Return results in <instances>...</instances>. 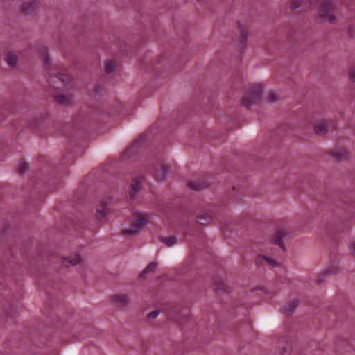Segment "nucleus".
Segmentation results:
<instances>
[{
    "mask_svg": "<svg viewBox=\"0 0 355 355\" xmlns=\"http://www.w3.org/2000/svg\"><path fill=\"white\" fill-rule=\"evenodd\" d=\"M150 219V215L145 213H135L132 215V222L130 227L124 230L126 235L130 236L138 233L145 228Z\"/></svg>",
    "mask_w": 355,
    "mask_h": 355,
    "instance_id": "1",
    "label": "nucleus"
},
{
    "mask_svg": "<svg viewBox=\"0 0 355 355\" xmlns=\"http://www.w3.org/2000/svg\"><path fill=\"white\" fill-rule=\"evenodd\" d=\"M334 11V1L333 0H324L319 9V15L323 21L334 23L336 20Z\"/></svg>",
    "mask_w": 355,
    "mask_h": 355,
    "instance_id": "2",
    "label": "nucleus"
},
{
    "mask_svg": "<svg viewBox=\"0 0 355 355\" xmlns=\"http://www.w3.org/2000/svg\"><path fill=\"white\" fill-rule=\"evenodd\" d=\"M262 92V86L259 85L253 86L248 94L243 98V105L248 107H250L252 104L257 103L260 100L261 94Z\"/></svg>",
    "mask_w": 355,
    "mask_h": 355,
    "instance_id": "3",
    "label": "nucleus"
},
{
    "mask_svg": "<svg viewBox=\"0 0 355 355\" xmlns=\"http://www.w3.org/2000/svg\"><path fill=\"white\" fill-rule=\"evenodd\" d=\"M111 300L113 304L120 307H126L131 304L130 296L125 293H118L112 295Z\"/></svg>",
    "mask_w": 355,
    "mask_h": 355,
    "instance_id": "4",
    "label": "nucleus"
},
{
    "mask_svg": "<svg viewBox=\"0 0 355 355\" xmlns=\"http://www.w3.org/2000/svg\"><path fill=\"white\" fill-rule=\"evenodd\" d=\"M50 83L53 87L61 89L71 83V78L67 74L59 73L51 77Z\"/></svg>",
    "mask_w": 355,
    "mask_h": 355,
    "instance_id": "5",
    "label": "nucleus"
},
{
    "mask_svg": "<svg viewBox=\"0 0 355 355\" xmlns=\"http://www.w3.org/2000/svg\"><path fill=\"white\" fill-rule=\"evenodd\" d=\"M83 262V259L79 254H73L62 258V263L64 266L73 267Z\"/></svg>",
    "mask_w": 355,
    "mask_h": 355,
    "instance_id": "6",
    "label": "nucleus"
},
{
    "mask_svg": "<svg viewBox=\"0 0 355 355\" xmlns=\"http://www.w3.org/2000/svg\"><path fill=\"white\" fill-rule=\"evenodd\" d=\"M55 101L62 105H70L74 103V96L72 94H61L54 96Z\"/></svg>",
    "mask_w": 355,
    "mask_h": 355,
    "instance_id": "7",
    "label": "nucleus"
},
{
    "mask_svg": "<svg viewBox=\"0 0 355 355\" xmlns=\"http://www.w3.org/2000/svg\"><path fill=\"white\" fill-rule=\"evenodd\" d=\"M329 123L326 120L316 121L313 126V131L318 135H324L328 132Z\"/></svg>",
    "mask_w": 355,
    "mask_h": 355,
    "instance_id": "8",
    "label": "nucleus"
},
{
    "mask_svg": "<svg viewBox=\"0 0 355 355\" xmlns=\"http://www.w3.org/2000/svg\"><path fill=\"white\" fill-rule=\"evenodd\" d=\"M330 154L339 161L348 159L349 157V152L344 147L333 149L331 150Z\"/></svg>",
    "mask_w": 355,
    "mask_h": 355,
    "instance_id": "9",
    "label": "nucleus"
},
{
    "mask_svg": "<svg viewBox=\"0 0 355 355\" xmlns=\"http://www.w3.org/2000/svg\"><path fill=\"white\" fill-rule=\"evenodd\" d=\"M39 6L40 3L37 0L24 2L21 6L23 11L28 15L33 13Z\"/></svg>",
    "mask_w": 355,
    "mask_h": 355,
    "instance_id": "10",
    "label": "nucleus"
},
{
    "mask_svg": "<svg viewBox=\"0 0 355 355\" xmlns=\"http://www.w3.org/2000/svg\"><path fill=\"white\" fill-rule=\"evenodd\" d=\"M4 60L8 66L15 67L18 64L19 58L14 53L8 52L5 55Z\"/></svg>",
    "mask_w": 355,
    "mask_h": 355,
    "instance_id": "11",
    "label": "nucleus"
},
{
    "mask_svg": "<svg viewBox=\"0 0 355 355\" xmlns=\"http://www.w3.org/2000/svg\"><path fill=\"white\" fill-rule=\"evenodd\" d=\"M109 212V208L107 205H104V202L102 201L101 204L97 208L96 210V218L98 220H103L105 218L106 216Z\"/></svg>",
    "mask_w": 355,
    "mask_h": 355,
    "instance_id": "12",
    "label": "nucleus"
},
{
    "mask_svg": "<svg viewBox=\"0 0 355 355\" xmlns=\"http://www.w3.org/2000/svg\"><path fill=\"white\" fill-rule=\"evenodd\" d=\"M141 178H134L131 183V189H130V195L131 196H135L137 192H138L141 189Z\"/></svg>",
    "mask_w": 355,
    "mask_h": 355,
    "instance_id": "13",
    "label": "nucleus"
},
{
    "mask_svg": "<svg viewBox=\"0 0 355 355\" xmlns=\"http://www.w3.org/2000/svg\"><path fill=\"white\" fill-rule=\"evenodd\" d=\"M37 53L45 65L49 64L48 50L46 46H40L37 48Z\"/></svg>",
    "mask_w": 355,
    "mask_h": 355,
    "instance_id": "14",
    "label": "nucleus"
},
{
    "mask_svg": "<svg viewBox=\"0 0 355 355\" xmlns=\"http://www.w3.org/2000/svg\"><path fill=\"white\" fill-rule=\"evenodd\" d=\"M168 168L162 165L159 168L156 169L155 175V178L159 181H164L166 180L168 175Z\"/></svg>",
    "mask_w": 355,
    "mask_h": 355,
    "instance_id": "15",
    "label": "nucleus"
},
{
    "mask_svg": "<svg viewBox=\"0 0 355 355\" xmlns=\"http://www.w3.org/2000/svg\"><path fill=\"white\" fill-rule=\"evenodd\" d=\"M286 236V234L283 232H277L275 236V238L272 239V243L280 246V248L283 250H286V247L283 242V239Z\"/></svg>",
    "mask_w": 355,
    "mask_h": 355,
    "instance_id": "16",
    "label": "nucleus"
},
{
    "mask_svg": "<svg viewBox=\"0 0 355 355\" xmlns=\"http://www.w3.org/2000/svg\"><path fill=\"white\" fill-rule=\"evenodd\" d=\"M188 186L194 190H201L206 187H207L208 184L205 180H196L193 182H190L188 184Z\"/></svg>",
    "mask_w": 355,
    "mask_h": 355,
    "instance_id": "17",
    "label": "nucleus"
},
{
    "mask_svg": "<svg viewBox=\"0 0 355 355\" xmlns=\"http://www.w3.org/2000/svg\"><path fill=\"white\" fill-rule=\"evenodd\" d=\"M239 45L241 46V47H243L246 42H247V39H248V32L246 31V30L241 25H239Z\"/></svg>",
    "mask_w": 355,
    "mask_h": 355,
    "instance_id": "18",
    "label": "nucleus"
},
{
    "mask_svg": "<svg viewBox=\"0 0 355 355\" xmlns=\"http://www.w3.org/2000/svg\"><path fill=\"white\" fill-rule=\"evenodd\" d=\"M211 220V216L207 213H199L197 215V223L201 225H207Z\"/></svg>",
    "mask_w": 355,
    "mask_h": 355,
    "instance_id": "19",
    "label": "nucleus"
},
{
    "mask_svg": "<svg viewBox=\"0 0 355 355\" xmlns=\"http://www.w3.org/2000/svg\"><path fill=\"white\" fill-rule=\"evenodd\" d=\"M157 266V263L156 262L150 263L141 272L140 274V277L142 278H146L147 275L150 272H155L156 268Z\"/></svg>",
    "mask_w": 355,
    "mask_h": 355,
    "instance_id": "20",
    "label": "nucleus"
},
{
    "mask_svg": "<svg viewBox=\"0 0 355 355\" xmlns=\"http://www.w3.org/2000/svg\"><path fill=\"white\" fill-rule=\"evenodd\" d=\"M297 306L298 302L296 300H294L284 305L283 311L288 314H291L293 312Z\"/></svg>",
    "mask_w": 355,
    "mask_h": 355,
    "instance_id": "21",
    "label": "nucleus"
},
{
    "mask_svg": "<svg viewBox=\"0 0 355 355\" xmlns=\"http://www.w3.org/2000/svg\"><path fill=\"white\" fill-rule=\"evenodd\" d=\"M161 241L168 247H171L178 242V239L175 236L163 237L161 239Z\"/></svg>",
    "mask_w": 355,
    "mask_h": 355,
    "instance_id": "22",
    "label": "nucleus"
},
{
    "mask_svg": "<svg viewBox=\"0 0 355 355\" xmlns=\"http://www.w3.org/2000/svg\"><path fill=\"white\" fill-rule=\"evenodd\" d=\"M263 261H266L271 266H277V262L271 258L266 257L263 255H259L257 257V263H262Z\"/></svg>",
    "mask_w": 355,
    "mask_h": 355,
    "instance_id": "23",
    "label": "nucleus"
},
{
    "mask_svg": "<svg viewBox=\"0 0 355 355\" xmlns=\"http://www.w3.org/2000/svg\"><path fill=\"white\" fill-rule=\"evenodd\" d=\"M105 69L106 73H110L114 71V64L112 60H107L105 62Z\"/></svg>",
    "mask_w": 355,
    "mask_h": 355,
    "instance_id": "24",
    "label": "nucleus"
},
{
    "mask_svg": "<svg viewBox=\"0 0 355 355\" xmlns=\"http://www.w3.org/2000/svg\"><path fill=\"white\" fill-rule=\"evenodd\" d=\"M301 3V0H291L289 2V8L292 10H295L300 8Z\"/></svg>",
    "mask_w": 355,
    "mask_h": 355,
    "instance_id": "25",
    "label": "nucleus"
},
{
    "mask_svg": "<svg viewBox=\"0 0 355 355\" xmlns=\"http://www.w3.org/2000/svg\"><path fill=\"white\" fill-rule=\"evenodd\" d=\"M28 164L24 162H21L19 163V171L21 173H25L26 171H28Z\"/></svg>",
    "mask_w": 355,
    "mask_h": 355,
    "instance_id": "26",
    "label": "nucleus"
},
{
    "mask_svg": "<svg viewBox=\"0 0 355 355\" xmlns=\"http://www.w3.org/2000/svg\"><path fill=\"white\" fill-rule=\"evenodd\" d=\"M349 76L350 80L355 83V67H352L349 69Z\"/></svg>",
    "mask_w": 355,
    "mask_h": 355,
    "instance_id": "27",
    "label": "nucleus"
},
{
    "mask_svg": "<svg viewBox=\"0 0 355 355\" xmlns=\"http://www.w3.org/2000/svg\"><path fill=\"white\" fill-rule=\"evenodd\" d=\"M159 314V311L158 310H154L153 311H150L148 314V318L149 319H155Z\"/></svg>",
    "mask_w": 355,
    "mask_h": 355,
    "instance_id": "28",
    "label": "nucleus"
},
{
    "mask_svg": "<svg viewBox=\"0 0 355 355\" xmlns=\"http://www.w3.org/2000/svg\"><path fill=\"white\" fill-rule=\"evenodd\" d=\"M267 99L269 102H275L278 99V96L273 93H271L267 96Z\"/></svg>",
    "mask_w": 355,
    "mask_h": 355,
    "instance_id": "29",
    "label": "nucleus"
},
{
    "mask_svg": "<svg viewBox=\"0 0 355 355\" xmlns=\"http://www.w3.org/2000/svg\"><path fill=\"white\" fill-rule=\"evenodd\" d=\"M290 345L287 344L286 347H283V349L286 354H288L290 351Z\"/></svg>",
    "mask_w": 355,
    "mask_h": 355,
    "instance_id": "30",
    "label": "nucleus"
},
{
    "mask_svg": "<svg viewBox=\"0 0 355 355\" xmlns=\"http://www.w3.org/2000/svg\"><path fill=\"white\" fill-rule=\"evenodd\" d=\"M352 252L355 254V243L353 245V248H352Z\"/></svg>",
    "mask_w": 355,
    "mask_h": 355,
    "instance_id": "31",
    "label": "nucleus"
}]
</instances>
